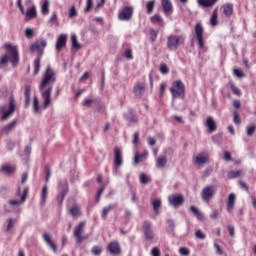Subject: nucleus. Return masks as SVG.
Returning <instances> with one entry per match:
<instances>
[{
    "label": "nucleus",
    "instance_id": "nucleus-1",
    "mask_svg": "<svg viewBox=\"0 0 256 256\" xmlns=\"http://www.w3.org/2000/svg\"><path fill=\"white\" fill-rule=\"evenodd\" d=\"M57 79V72L51 68V66H47L46 70L43 73L42 81L39 85V91L41 93V97L44 101L43 108L47 109L49 105H51L53 99L51 98V93H53V82Z\"/></svg>",
    "mask_w": 256,
    "mask_h": 256
},
{
    "label": "nucleus",
    "instance_id": "nucleus-2",
    "mask_svg": "<svg viewBox=\"0 0 256 256\" xmlns=\"http://www.w3.org/2000/svg\"><path fill=\"white\" fill-rule=\"evenodd\" d=\"M4 48L7 51V55L0 58V65H7V63H12V67H17L19 65V51L17 46H13L11 43H6Z\"/></svg>",
    "mask_w": 256,
    "mask_h": 256
},
{
    "label": "nucleus",
    "instance_id": "nucleus-3",
    "mask_svg": "<svg viewBox=\"0 0 256 256\" xmlns=\"http://www.w3.org/2000/svg\"><path fill=\"white\" fill-rule=\"evenodd\" d=\"M47 47V40L40 39L37 40L34 44H32L29 48L30 53H37L38 57L34 60V75L39 73V69H41V56L43 55V51Z\"/></svg>",
    "mask_w": 256,
    "mask_h": 256
},
{
    "label": "nucleus",
    "instance_id": "nucleus-4",
    "mask_svg": "<svg viewBox=\"0 0 256 256\" xmlns=\"http://www.w3.org/2000/svg\"><path fill=\"white\" fill-rule=\"evenodd\" d=\"M27 195H29V187H24L21 192V188H18L16 193V199L9 200L8 205L11 207H21L25 201H27Z\"/></svg>",
    "mask_w": 256,
    "mask_h": 256
},
{
    "label": "nucleus",
    "instance_id": "nucleus-5",
    "mask_svg": "<svg viewBox=\"0 0 256 256\" xmlns=\"http://www.w3.org/2000/svg\"><path fill=\"white\" fill-rule=\"evenodd\" d=\"M183 43H185V37L181 35L177 36L175 34H171L167 38V47L169 51H177Z\"/></svg>",
    "mask_w": 256,
    "mask_h": 256
},
{
    "label": "nucleus",
    "instance_id": "nucleus-6",
    "mask_svg": "<svg viewBox=\"0 0 256 256\" xmlns=\"http://www.w3.org/2000/svg\"><path fill=\"white\" fill-rule=\"evenodd\" d=\"M1 120L7 121L13 113H15V98L11 97L9 104H5L0 107Z\"/></svg>",
    "mask_w": 256,
    "mask_h": 256
},
{
    "label": "nucleus",
    "instance_id": "nucleus-7",
    "mask_svg": "<svg viewBox=\"0 0 256 256\" xmlns=\"http://www.w3.org/2000/svg\"><path fill=\"white\" fill-rule=\"evenodd\" d=\"M170 93L173 99H177L178 97L183 99L185 97V84L181 80H176L170 88Z\"/></svg>",
    "mask_w": 256,
    "mask_h": 256
},
{
    "label": "nucleus",
    "instance_id": "nucleus-8",
    "mask_svg": "<svg viewBox=\"0 0 256 256\" xmlns=\"http://www.w3.org/2000/svg\"><path fill=\"white\" fill-rule=\"evenodd\" d=\"M217 193V185H208L202 189L201 197L203 201L209 203L213 199V195Z\"/></svg>",
    "mask_w": 256,
    "mask_h": 256
},
{
    "label": "nucleus",
    "instance_id": "nucleus-9",
    "mask_svg": "<svg viewBox=\"0 0 256 256\" xmlns=\"http://www.w3.org/2000/svg\"><path fill=\"white\" fill-rule=\"evenodd\" d=\"M59 189H60V193L57 196V201L58 203L61 204L65 200V195L69 193V185L67 184V180L60 181Z\"/></svg>",
    "mask_w": 256,
    "mask_h": 256
},
{
    "label": "nucleus",
    "instance_id": "nucleus-10",
    "mask_svg": "<svg viewBox=\"0 0 256 256\" xmlns=\"http://www.w3.org/2000/svg\"><path fill=\"white\" fill-rule=\"evenodd\" d=\"M83 229H85V222H80L74 228V237L76 238V243H83L85 241V236H83Z\"/></svg>",
    "mask_w": 256,
    "mask_h": 256
},
{
    "label": "nucleus",
    "instance_id": "nucleus-11",
    "mask_svg": "<svg viewBox=\"0 0 256 256\" xmlns=\"http://www.w3.org/2000/svg\"><path fill=\"white\" fill-rule=\"evenodd\" d=\"M133 17V7L126 6L118 14L120 21H129Z\"/></svg>",
    "mask_w": 256,
    "mask_h": 256
},
{
    "label": "nucleus",
    "instance_id": "nucleus-12",
    "mask_svg": "<svg viewBox=\"0 0 256 256\" xmlns=\"http://www.w3.org/2000/svg\"><path fill=\"white\" fill-rule=\"evenodd\" d=\"M203 31V25H201V23H197L195 25V35L200 49L205 48V42L203 40Z\"/></svg>",
    "mask_w": 256,
    "mask_h": 256
},
{
    "label": "nucleus",
    "instance_id": "nucleus-13",
    "mask_svg": "<svg viewBox=\"0 0 256 256\" xmlns=\"http://www.w3.org/2000/svg\"><path fill=\"white\" fill-rule=\"evenodd\" d=\"M168 202L169 205L177 208L181 207V205L185 203V198L183 197V195H172L168 197Z\"/></svg>",
    "mask_w": 256,
    "mask_h": 256
},
{
    "label": "nucleus",
    "instance_id": "nucleus-14",
    "mask_svg": "<svg viewBox=\"0 0 256 256\" xmlns=\"http://www.w3.org/2000/svg\"><path fill=\"white\" fill-rule=\"evenodd\" d=\"M143 231L145 239H147L148 241H153V239H155V233H153V230L151 229V222L145 221L143 223Z\"/></svg>",
    "mask_w": 256,
    "mask_h": 256
},
{
    "label": "nucleus",
    "instance_id": "nucleus-15",
    "mask_svg": "<svg viewBox=\"0 0 256 256\" xmlns=\"http://www.w3.org/2000/svg\"><path fill=\"white\" fill-rule=\"evenodd\" d=\"M108 251L110 255H121V246L119 245V242H110L108 244Z\"/></svg>",
    "mask_w": 256,
    "mask_h": 256
},
{
    "label": "nucleus",
    "instance_id": "nucleus-16",
    "mask_svg": "<svg viewBox=\"0 0 256 256\" xmlns=\"http://www.w3.org/2000/svg\"><path fill=\"white\" fill-rule=\"evenodd\" d=\"M16 126H17V120H13L12 122L7 124L6 126H3L0 129L1 137H3V135H8L11 131H13V129H15Z\"/></svg>",
    "mask_w": 256,
    "mask_h": 256
},
{
    "label": "nucleus",
    "instance_id": "nucleus-17",
    "mask_svg": "<svg viewBox=\"0 0 256 256\" xmlns=\"http://www.w3.org/2000/svg\"><path fill=\"white\" fill-rule=\"evenodd\" d=\"M42 238L45 241V243H47V245L50 246L52 251H54V253H57V245L53 243V240L51 239V234L45 232L43 233Z\"/></svg>",
    "mask_w": 256,
    "mask_h": 256
},
{
    "label": "nucleus",
    "instance_id": "nucleus-18",
    "mask_svg": "<svg viewBox=\"0 0 256 256\" xmlns=\"http://www.w3.org/2000/svg\"><path fill=\"white\" fill-rule=\"evenodd\" d=\"M68 211L73 219H78V217H81V206L79 204H74L68 209Z\"/></svg>",
    "mask_w": 256,
    "mask_h": 256
},
{
    "label": "nucleus",
    "instance_id": "nucleus-19",
    "mask_svg": "<svg viewBox=\"0 0 256 256\" xmlns=\"http://www.w3.org/2000/svg\"><path fill=\"white\" fill-rule=\"evenodd\" d=\"M151 205L153 207V211L155 215H161V207L163 206L161 199L156 198L151 201Z\"/></svg>",
    "mask_w": 256,
    "mask_h": 256
},
{
    "label": "nucleus",
    "instance_id": "nucleus-20",
    "mask_svg": "<svg viewBox=\"0 0 256 256\" xmlns=\"http://www.w3.org/2000/svg\"><path fill=\"white\" fill-rule=\"evenodd\" d=\"M209 161V154L202 152L196 156V165H205Z\"/></svg>",
    "mask_w": 256,
    "mask_h": 256
},
{
    "label": "nucleus",
    "instance_id": "nucleus-21",
    "mask_svg": "<svg viewBox=\"0 0 256 256\" xmlns=\"http://www.w3.org/2000/svg\"><path fill=\"white\" fill-rule=\"evenodd\" d=\"M114 164L117 167H121V165H123V156L119 148H115L114 150Z\"/></svg>",
    "mask_w": 256,
    "mask_h": 256
},
{
    "label": "nucleus",
    "instance_id": "nucleus-22",
    "mask_svg": "<svg viewBox=\"0 0 256 256\" xmlns=\"http://www.w3.org/2000/svg\"><path fill=\"white\" fill-rule=\"evenodd\" d=\"M66 45H67V35L62 34L57 39L56 50L61 51V48L65 47Z\"/></svg>",
    "mask_w": 256,
    "mask_h": 256
},
{
    "label": "nucleus",
    "instance_id": "nucleus-23",
    "mask_svg": "<svg viewBox=\"0 0 256 256\" xmlns=\"http://www.w3.org/2000/svg\"><path fill=\"white\" fill-rule=\"evenodd\" d=\"M235 200H236L235 194L231 193L228 196V203H227V211H228V213H233V209L235 207Z\"/></svg>",
    "mask_w": 256,
    "mask_h": 256
},
{
    "label": "nucleus",
    "instance_id": "nucleus-24",
    "mask_svg": "<svg viewBox=\"0 0 256 256\" xmlns=\"http://www.w3.org/2000/svg\"><path fill=\"white\" fill-rule=\"evenodd\" d=\"M221 11L223 15L226 17H231L233 15V4L227 3L221 7Z\"/></svg>",
    "mask_w": 256,
    "mask_h": 256
},
{
    "label": "nucleus",
    "instance_id": "nucleus-25",
    "mask_svg": "<svg viewBox=\"0 0 256 256\" xmlns=\"http://www.w3.org/2000/svg\"><path fill=\"white\" fill-rule=\"evenodd\" d=\"M206 127H208L209 133H215V131H217V125H215L213 117H208L206 119Z\"/></svg>",
    "mask_w": 256,
    "mask_h": 256
},
{
    "label": "nucleus",
    "instance_id": "nucleus-26",
    "mask_svg": "<svg viewBox=\"0 0 256 256\" xmlns=\"http://www.w3.org/2000/svg\"><path fill=\"white\" fill-rule=\"evenodd\" d=\"M145 93V84L143 83H138L135 87H134V95L136 97H143V94Z\"/></svg>",
    "mask_w": 256,
    "mask_h": 256
},
{
    "label": "nucleus",
    "instance_id": "nucleus-27",
    "mask_svg": "<svg viewBox=\"0 0 256 256\" xmlns=\"http://www.w3.org/2000/svg\"><path fill=\"white\" fill-rule=\"evenodd\" d=\"M162 7H163L165 15L169 16V15H171V13H173V4H171L170 1L162 2Z\"/></svg>",
    "mask_w": 256,
    "mask_h": 256
},
{
    "label": "nucleus",
    "instance_id": "nucleus-28",
    "mask_svg": "<svg viewBox=\"0 0 256 256\" xmlns=\"http://www.w3.org/2000/svg\"><path fill=\"white\" fill-rule=\"evenodd\" d=\"M149 157V152L145 150L142 154H136L134 157V165H139L143 159H147Z\"/></svg>",
    "mask_w": 256,
    "mask_h": 256
},
{
    "label": "nucleus",
    "instance_id": "nucleus-29",
    "mask_svg": "<svg viewBox=\"0 0 256 256\" xmlns=\"http://www.w3.org/2000/svg\"><path fill=\"white\" fill-rule=\"evenodd\" d=\"M113 209H115L114 204H110V205L104 207L102 210V214H101L102 219H107V215H109V213H111V211H113Z\"/></svg>",
    "mask_w": 256,
    "mask_h": 256
},
{
    "label": "nucleus",
    "instance_id": "nucleus-30",
    "mask_svg": "<svg viewBox=\"0 0 256 256\" xmlns=\"http://www.w3.org/2000/svg\"><path fill=\"white\" fill-rule=\"evenodd\" d=\"M26 17L28 19H35V17H37V8L35 6L30 7L26 11Z\"/></svg>",
    "mask_w": 256,
    "mask_h": 256
},
{
    "label": "nucleus",
    "instance_id": "nucleus-31",
    "mask_svg": "<svg viewBox=\"0 0 256 256\" xmlns=\"http://www.w3.org/2000/svg\"><path fill=\"white\" fill-rule=\"evenodd\" d=\"M215 5V1H198V7L202 9H211Z\"/></svg>",
    "mask_w": 256,
    "mask_h": 256
},
{
    "label": "nucleus",
    "instance_id": "nucleus-32",
    "mask_svg": "<svg viewBox=\"0 0 256 256\" xmlns=\"http://www.w3.org/2000/svg\"><path fill=\"white\" fill-rule=\"evenodd\" d=\"M1 171H2L3 173H7L8 175H11V173H15V166L9 165V164L3 165V166L1 167Z\"/></svg>",
    "mask_w": 256,
    "mask_h": 256
},
{
    "label": "nucleus",
    "instance_id": "nucleus-33",
    "mask_svg": "<svg viewBox=\"0 0 256 256\" xmlns=\"http://www.w3.org/2000/svg\"><path fill=\"white\" fill-rule=\"evenodd\" d=\"M49 7H51V3H49V1H45L42 3V6H41L42 15H49Z\"/></svg>",
    "mask_w": 256,
    "mask_h": 256
},
{
    "label": "nucleus",
    "instance_id": "nucleus-34",
    "mask_svg": "<svg viewBox=\"0 0 256 256\" xmlns=\"http://www.w3.org/2000/svg\"><path fill=\"white\" fill-rule=\"evenodd\" d=\"M15 223H17V220L15 218L7 219V226H6L7 233H9L13 229V227H15Z\"/></svg>",
    "mask_w": 256,
    "mask_h": 256
},
{
    "label": "nucleus",
    "instance_id": "nucleus-35",
    "mask_svg": "<svg viewBox=\"0 0 256 256\" xmlns=\"http://www.w3.org/2000/svg\"><path fill=\"white\" fill-rule=\"evenodd\" d=\"M49 194V191L47 190V186L45 185L42 188V192H41V205H45V202L47 201V195Z\"/></svg>",
    "mask_w": 256,
    "mask_h": 256
},
{
    "label": "nucleus",
    "instance_id": "nucleus-36",
    "mask_svg": "<svg viewBox=\"0 0 256 256\" xmlns=\"http://www.w3.org/2000/svg\"><path fill=\"white\" fill-rule=\"evenodd\" d=\"M217 17H218V11H217V8H216L212 12V15H211V18H210V25H212V27H216V25H217Z\"/></svg>",
    "mask_w": 256,
    "mask_h": 256
},
{
    "label": "nucleus",
    "instance_id": "nucleus-37",
    "mask_svg": "<svg viewBox=\"0 0 256 256\" xmlns=\"http://www.w3.org/2000/svg\"><path fill=\"white\" fill-rule=\"evenodd\" d=\"M140 183H142V185H147V183H151V177H149L145 173L140 174Z\"/></svg>",
    "mask_w": 256,
    "mask_h": 256
},
{
    "label": "nucleus",
    "instance_id": "nucleus-38",
    "mask_svg": "<svg viewBox=\"0 0 256 256\" xmlns=\"http://www.w3.org/2000/svg\"><path fill=\"white\" fill-rule=\"evenodd\" d=\"M71 42H72V47L74 49H81V44L77 40V36L76 35H72L71 36Z\"/></svg>",
    "mask_w": 256,
    "mask_h": 256
},
{
    "label": "nucleus",
    "instance_id": "nucleus-39",
    "mask_svg": "<svg viewBox=\"0 0 256 256\" xmlns=\"http://www.w3.org/2000/svg\"><path fill=\"white\" fill-rule=\"evenodd\" d=\"M33 111L34 113H41V109L39 108V99L36 96L33 99Z\"/></svg>",
    "mask_w": 256,
    "mask_h": 256
},
{
    "label": "nucleus",
    "instance_id": "nucleus-40",
    "mask_svg": "<svg viewBox=\"0 0 256 256\" xmlns=\"http://www.w3.org/2000/svg\"><path fill=\"white\" fill-rule=\"evenodd\" d=\"M91 253H92V255L98 256L101 253H103V247H101V246H94L91 249Z\"/></svg>",
    "mask_w": 256,
    "mask_h": 256
},
{
    "label": "nucleus",
    "instance_id": "nucleus-41",
    "mask_svg": "<svg viewBox=\"0 0 256 256\" xmlns=\"http://www.w3.org/2000/svg\"><path fill=\"white\" fill-rule=\"evenodd\" d=\"M165 165H167V157H159L157 159V167H165Z\"/></svg>",
    "mask_w": 256,
    "mask_h": 256
},
{
    "label": "nucleus",
    "instance_id": "nucleus-42",
    "mask_svg": "<svg viewBox=\"0 0 256 256\" xmlns=\"http://www.w3.org/2000/svg\"><path fill=\"white\" fill-rule=\"evenodd\" d=\"M212 141L213 143H215L216 145H219L221 143V141H223V134H216L212 137Z\"/></svg>",
    "mask_w": 256,
    "mask_h": 256
},
{
    "label": "nucleus",
    "instance_id": "nucleus-43",
    "mask_svg": "<svg viewBox=\"0 0 256 256\" xmlns=\"http://www.w3.org/2000/svg\"><path fill=\"white\" fill-rule=\"evenodd\" d=\"M241 175V170L228 172V179H237Z\"/></svg>",
    "mask_w": 256,
    "mask_h": 256
},
{
    "label": "nucleus",
    "instance_id": "nucleus-44",
    "mask_svg": "<svg viewBox=\"0 0 256 256\" xmlns=\"http://www.w3.org/2000/svg\"><path fill=\"white\" fill-rule=\"evenodd\" d=\"M233 115V122L235 123V125H241V116H239V112L234 111Z\"/></svg>",
    "mask_w": 256,
    "mask_h": 256
},
{
    "label": "nucleus",
    "instance_id": "nucleus-45",
    "mask_svg": "<svg viewBox=\"0 0 256 256\" xmlns=\"http://www.w3.org/2000/svg\"><path fill=\"white\" fill-rule=\"evenodd\" d=\"M231 91L234 93V95H241V90L233 84V82L229 83Z\"/></svg>",
    "mask_w": 256,
    "mask_h": 256
},
{
    "label": "nucleus",
    "instance_id": "nucleus-46",
    "mask_svg": "<svg viewBox=\"0 0 256 256\" xmlns=\"http://www.w3.org/2000/svg\"><path fill=\"white\" fill-rule=\"evenodd\" d=\"M255 131H256V126L255 125H251V126H248L246 128V133H247L248 137L253 136Z\"/></svg>",
    "mask_w": 256,
    "mask_h": 256
},
{
    "label": "nucleus",
    "instance_id": "nucleus-47",
    "mask_svg": "<svg viewBox=\"0 0 256 256\" xmlns=\"http://www.w3.org/2000/svg\"><path fill=\"white\" fill-rule=\"evenodd\" d=\"M151 23H163V18L159 14H155L151 17Z\"/></svg>",
    "mask_w": 256,
    "mask_h": 256
},
{
    "label": "nucleus",
    "instance_id": "nucleus-48",
    "mask_svg": "<svg viewBox=\"0 0 256 256\" xmlns=\"http://www.w3.org/2000/svg\"><path fill=\"white\" fill-rule=\"evenodd\" d=\"M68 16L70 19H75V17H77V8H75V6L70 8Z\"/></svg>",
    "mask_w": 256,
    "mask_h": 256
},
{
    "label": "nucleus",
    "instance_id": "nucleus-49",
    "mask_svg": "<svg viewBox=\"0 0 256 256\" xmlns=\"http://www.w3.org/2000/svg\"><path fill=\"white\" fill-rule=\"evenodd\" d=\"M195 237H196V239L203 240V239H205V237H207V235L202 230H197L195 232Z\"/></svg>",
    "mask_w": 256,
    "mask_h": 256
},
{
    "label": "nucleus",
    "instance_id": "nucleus-50",
    "mask_svg": "<svg viewBox=\"0 0 256 256\" xmlns=\"http://www.w3.org/2000/svg\"><path fill=\"white\" fill-rule=\"evenodd\" d=\"M219 215H221V210H213L210 213V219H213V220L218 219Z\"/></svg>",
    "mask_w": 256,
    "mask_h": 256
},
{
    "label": "nucleus",
    "instance_id": "nucleus-51",
    "mask_svg": "<svg viewBox=\"0 0 256 256\" xmlns=\"http://www.w3.org/2000/svg\"><path fill=\"white\" fill-rule=\"evenodd\" d=\"M146 7H147V13H149V15H151V13H153V9L155 7V2H148Z\"/></svg>",
    "mask_w": 256,
    "mask_h": 256
},
{
    "label": "nucleus",
    "instance_id": "nucleus-52",
    "mask_svg": "<svg viewBox=\"0 0 256 256\" xmlns=\"http://www.w3.org/2000/svg\"><path fill=\"white\" fill-rule=\"evenodd\" d=\"M50 23L52 25H57V12H53L50 19H49Z\"/></svg>",
    "mask_w": 256,
    "mask_h": 256
},
{
    "label": "nucleus",
    "instance_id": "nucleus-53",
    "mask_svg": "<svg viewBox=\"0 0 256 256\" xmlns=\"http://www.w3.org/2000/svg\"><path fill=\"white\" fill-rule=\"evenodd\" d=\"M179 253L180 255H183V256H189V248H186V247H182L179 249Z\"/></svg>",
    "mask_w": 256,
    "mask_h": 256
},
{
    "label": "nucleus",
    "instance_id": "nucleus-54",
    "mask_svg": "<svg viewBox=\"0 0 256 256\" xmlns=\"http://www.w3.org/2000/svg\"><path fill=\"white\" fill-rule=\"evenodd\" d=\"M160 71L163 73V75H167V73H169V67H167V64H161Z\"/></svg>",
    "mask_w": 256,
    "mask_h": 256
},
{
    "label": "nucleus",
    "instance_id": "nucleus-55",
    "mask_svg": "<svg viewBox=\"0 0 256 256\" xmlns=\"http://www.w3.org/2000/svg\"><path fill=\"white\" fill-rule=\"evenodd\" d=\"M13 147H15V142L11 140H7L6 142V148L8 151H13Z\"/></svg>",
    "mask_w": 256,
    "mask_h": 256
},
{
    "label": "nucleus",
    "instance_id": "nucleus-56",
    "mask_svg": "<svg viewBox=\"0 0 256 256\" xmlns=\"http://www.w3.org/2000/svg\"><path fill=\"white\" fill-rule=\"evenodd\" d=\"M234 75L236 77H239L240 79L245 77V74L243 73V70H241V69H235L234 70Z\"/></svg>",
    "mask_w": 256,
    "mask_h": 256
},
{
    "label": "nucleus",
    "instance_id": "nucleus-57",
    "mask_svg": "<svg viewBox=\"0 0 256 256\" xmlns=\"http://www.w3.org/2000/svg\"><path fill=\"white\" fill-rule=\"evenodd\" d=\"M167 224H168L169 229H171V231H175V220L168 219Z\"/></svg>",
    "mask_w": 256,
    "mask_h": 256
},
{
    "label": "nucleus",
    "instance_id": "nucleus-58",
    "mask_svg": "<svg viewBox=\"0 0 256 256\" xmlns=\"http://www.w3.org/2000/svg\"><path fill=\"white\" fill-rule=\"evenodd\" d=\"M93 9V1H88L84 9L85 13H89Z\"/></svg>",
    "mask_w": 256,
    "mask_h": 256
},
{
    "label": "nucleus",
    "instance_id": "nucleus-59",
    "mask_svg": "<svg viewBox=\"0 0 256 256\" xmlns=\"http://www.w3.org/2000/svg\"><path fill=\"white\" fill-rule=\"evenodd\" d=\"M82 105L84 107H91V105H93V99H85L83 102H82Z\"/></svg>",
    "mask_w": 256,
    "mask_h": 256
},
{
    "label": "nucleus",
    "instance_id": "nucleus-60",
    "mask_svg": "<svg viewBox=\"0 0 256 256\" xmlns=\"http://www.w3.org/2000/svg\"><path fill=\"white\" fill-rule=\"evenodd\" d=\"M151 38L150 40L153 42L157 41V32L155 30H150Z\"/></svg>",
    "mask_w": 256,
    "mask_h": 256
},
{
    "label": "nucleus",
    "instance_id": "nucleus-61",
    "mask_svg": "<svg viewBox=\"0 0 256 256\" xmlns=\"http://www.w3.org/2000/svg\"><path fill=\"white\" fill-rule=\"evenodd\" d=\"M227 229L229 231V235L235 237V227L233 225H228Z\"/></svg>",
    "mask_w": 256,
    "mask_h": 256
},
{
    "label": "nucleus",
    "instance_id": "nucleus-62",
    "mask_svg": "<svg viewBox=\"0 0 256 256\" xmlns=\"http://www.w3.org/2000/svg\"><path fill=\"white\" fill-rule=\"evenodd\" d=\"M151 255L152 256H161V251H159V248L154 247V248H152Z\"/></svg>",
    "mask_w": 256,
    "mask_h": 256
},
{
    "label": "nucleus",
    "instance_id": "nucleus-63",
    "mask_svg": "<svg viewBox=\"0 0 256 256\" xmlns=\"http://www.w3.org/2000/svg\"><path fill=\"white\" fill-rule=\"evenodd\" d=\"M124 55L126 59H133V52L131 51V49H127Z\"/></svg>",
    "mask_w": 256,
    "mask_h": 256
},
{
    "label": "nucleus",
    "instance_id": "nucleus-64",
    "mask_svg": "<svg viewBox=\"0 0 256 256\" xmlns=\"http://www.w3.org/2000/svg\"><path fill=\"white\" fill-rule=\"evenodd\" d=\"M25 35L28 38L33 37V30L31 28H27L26 31H25Z\"/></svg>",
    "mask_w": 256,
    "mask_h": 256
}]
</instances>
